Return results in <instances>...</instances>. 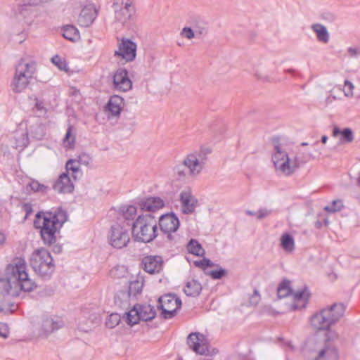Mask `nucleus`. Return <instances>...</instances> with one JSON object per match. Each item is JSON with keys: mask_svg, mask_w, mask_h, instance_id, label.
<instances>
[{"mask_svg": "<svg viewBox=\"0 0 360 360\" xmlns=\"http://www.w3.org/2000/svg\"><path fill=\"white\" fill-rule=\"evenodd\" d=\"M27 266L23 257H15L8 264L1 277V288L6 292L5 296L18 297L21 292H31L37 288L36 283L32 281L27 271ZM17 305L6 302V297L1 301V313L13 312Z\"/></svg>", "mask_w": 360, "mask_h": 360, "instance_id": "nucleus-1", "label": "nucleus"}, {"mask_svg": "<svg viewBox=\"0 0 360 360\" xmlns=\"http://www.w3.org/2000/svg\"><path fill=\"white\" fill-rule=\"evenodd\" d=\"M34 225L40 229L42 241L49 246L56 242V234L58 233L68 219L67 212L61 207L53 209L49 212H38L36 214Z\"/></svg>", "mask_w": 360, "mask_h": 360, "instance_id": "nucleus-2", "label": "nucleus"}, {"mask_svg": "<svg viewBox=\"0 0 360 360\" xmlns=\"http://www.w3.org/2000/svg\"><path fill=\"white\" fill-rule=\"evenodd\" d=\"M157 217L152 214H140L132 224L131 234L135 240L149 243L158 236Z\"/></svg>", "mask_w": 360, "mask_h": 360, "instance_id": "nucleus-3", "label": "nucleus"}, {"mask_svg": "<svg viewBox=\"0 0 360 360\" xmlns=\"http://www.w3.org/2000/svg\"><path fill=\"white\" fill-rule=\"evenodd\" d=\"M345 311L343 303H334L314 314L311 318V323L317 330H328L343 316Z\"/></svg>", "mask_w": 360, "mask_h": 360, "instance_id": "nucleus-4", "label": "nucleus"}, {"mask_svg": "<svg viewBox=\"0 0 360 360\" xmlns=\"http://www.w3.org/2000/svg\"><path fill=\"white\" fill-rule=\"evenodd\" d=\"M30 264L34 271L44 280L51 277L56 268L51 253L43 248L37 249L32 252Z\"/></svg>", "mask_w": 360, "mask_h": 360, "instance_id": "nucleus-5", "label": "nucleus"}, {"mask_svg": "<svg viewBox=\"0 0 360 360\" xmlns=\"http://www.w3.org/2000/svg\"><path fill=\"white\" fill-rule=\"evenodd\" d=\"M36 67L37 64L33 60H20L12 82L13 90L15 92L20 93L27 88L36 72Z\"/></svg>", "mask_w": 360, "mask_h": 360, "instance_id": "nucleus-6", "label": "nucleus"}, {"mask_svg": "<svg viewBox=\"0 0 360 360\" xmlns=\"http://www.w3.org/2000/svg\"><path fill=\"white\" fill-rule=\"evenodd\" d=\"M272 162L276 169L288 176L294 173L299 167L297 158L290 160L287 152L280 144L274 146Z\"/></svg>", "mask_w": 360, "mask_h": 360, "instance_id": "nucleus-7", "label": "nucleus"}, {"mask_svg": "<svg viewBox=\"0 0 360 360\" xmlns=\"http://www.w3.org/2000/svg\"><path fill=\"white\" fill-rule=\"evenodd\" d=\"M126 322L129 326L137 324L140 321H148L155 318L156 311L150 304H135L128 312L125 313Z\"/></svg>", "mask_w": 360, "mask_h": 360, "instance_id": "nucleus-8", "label": "nucleus"}, {"mask_svg": "<svg viewBox=\"0 0 360 360\" xmlns=\"http://www.w3.org/2000/svg\"><path fill=\"white\" fill-rule=\"evenodd\" d=\"M112 8L115 20L122 25L131 20L136 12L133 0H113Z\"/></svg>", "mask_w": 360, "mask_h": 360, "instance_id": "nucleus-9", "label": "nucleus"}, {"mask_svg": "<svg viewBox=\"0 0 360 360\" xmlns=\"http://www.w3.org/2000/svg\"><path fill=\"white\" fill-rule=\"evenodd\" d=\"M109 243L115 248L127 247L130 241L129 228L120 223L113 224L108 236Z\"/></svg>", "mask_w": 360, "mask_h": 360, "instance_id": "nucleus-10", "label": "nucleus"}, {"mask_svg": "<svg viewBox=\"0 0 360 360\" xmlns=\"http://www.w3.org/2000/svg\"><path fill=\"white\" fill-rule=\"evenodd\" d=\"M143 286V278H136L129 281L128 291L120 290L117 292L115 296V302L121 306H124L129 302L131 297H136L142 292Z\"/></svg>", "mask_w": 360, "mask_h": 360, "instance_id": "nucleus-11", "label": "nucleus"}, {"mask_svg": "<svg viewBox=\"0 0 360 360\" xmlns=\"http://www.w3.org/2000/svg\"><path fill=\"white\" fill-rule=\"evenodd\" d=\"M137 46L129 39L123 38L118 44V49L115 51V57L121 58L126 62H131L136 57Z\"/></svg>", "mask_w": 360, "mask_h": 360, "instance_id": "nucleus-12", "label": "nucleus"}, {"mask_svg": "<svg viewBox=\"0 0 360 360\" xmlns=\"http://www.w3.org/2000/svg\"><path fill=\"white\" fill-rule=\"evenodd\" d=\"M187 344L196 354H205L209 352L205 336L200 333H192L187 338Z\"/></svg>", "mask_w": 360, "mask_h": 360, "instance_id": "nucleus-13", "label": "nucleus"}, {"mask_svg": "<svg viewBox=\"0 0 360 360\" xmlns=\"http://www.w3.org/2000/svg\"><path fill=\"white\" fill-rule=\"evenodd\" d=\"M181 211L185 214H193L198 205V199L193 195L190 188L184 189L180 193Z\"/></svg>", "mask_w": 360, "mask_h": 360, "instance_id": "nucleus-14", "label": "nucleus"}, {"mask_svg": "<svg viewBox=\"0 0 360 360\" xmlns=\"http://www.w3.org/2000/svg\"><path fill=\"white\" fill-rule=\"evenodd\" d=\"M158 219V224L162 232H176L179 227V218L172 212L162 214Z\"/></svg>", "mask_w": 360, "mask_h": 360, "instance_id": "nucleus-15", "label": "nucleus"}, {"mask_svg": "<svg viewBox=\"0 0 360 360\" xmlns=\"http://www.w3.org/2000/svg\"><path fill=\"white\" fill-rule=\"evenodd\" d=\"M113 84L117 90L126 92L132 87V82L129 77L128 71L125 68H119L113 77Z\"/></svg>", "mask_w": 360, "mask_h": 360, "instance_id": "nucleus-16", "label": "nucleus"}, {"mask_svg": "<svg viewBox=\"0 0 360 360\" xmlns=\"http://www.w3.org/2000/svg\"><path fill=\"white\" fill-rule=\"evenodd\" d=\"M64 321L59 317H46L43 319L39 335L47 337L51 333L63 328Z\"/></svg>", "mask_w": 360, "mask_h": 360, "instance_id": "nucleus-17", "label": "nucleus"}, {"mask_svg": "<svg viewBox=\"0 0 360 360\" xmlns=\"http://www.w3.org/2000/svg\"><path fill=\"white\" fill-rule=\"evenodd\" d=\"M97 15L98 11L94 4L86 5L82 8L79 15L78 23L82 27H89L94 22Z\"/></svg>", "mask_w": 360, "mask_h": 360, "instance_id": "nucleus-18", "label": "nucleus"}, {"mask_svg": "<svg viewBox=\"0 0 360 360\" xmlns=\"http://www.w3.org/2000/svg\"><path fill=\"white\" fill-rule=\"evenodd\" d=\"M142 265L145 271L150 274L159 273L163 266V259L161 256L149 255L142 259Z\"/></svg>", "mask_w": 360, "mask_h": 360, "instance_id": "nucleus-19", "label": "nucleus"}, {"mask_svg": "<svg viewBox=\"0 0 360 360\" xmlns=\"http://www.w3.org/2000/svg\"><path fill=\"white\" fill-rule=\"evenodd\" d=\"M52 188L58 193H70L74 190V185L70 178L69 174L63 172L55 181Z\"/></svg>", "mask_w": 360, "mask_h": 360, "instance_id": "nucleus-20", "label": "nucleus"}, {"mask_svg": "<svg viewBox=\"0 0 360 360\" xmlns=\"http://www.w3.org/2000/svg\"><path fill=\"white\" fill-rule=\"evenodd\" d=\"M138 205L142 211L155 215V213L165 206V202L160 197H149L140 200Z\"/></svg>", "mask_w": 360, "mask_h": 360, "instance_id": "nucleus-21", "label": "nucleus"}, {"mask_svg": "<svg viewBox=\"0 0 360 360\" xmlns=\"http://www.w3.org/2000/svg\"><path fill=\"white\" fill-rule=\"evenodd\" d=\"M137 214V208L134 205H124L121 207V214L118 218V222L126 227H132V224L135 221L134 218Z\"/></svg>", "mask_w": 360, "mask_h": 360, "instance_id": "nucleus-22", "label": "nucleus"}, {"mask_svg": "<svg viewBox=\"0 0 360 360\" xmlns=\"http://www.w3.org/2000/svg\"><path fill=\"white\" fill-rule=\"evenodd\" d=\"M181 307V300L175 295L167 294L158 298V307L180 309Z\"/></svg>", "mask_w": 360, "mask_h": 360, "instance_id": "nucleus-23", "label": "nucleus"}, {"mask_svg": "<svg viewBox=\"0 0 360 360\" xmlns=\"http://www.w3.org/2000/svg\"><path fill=\"white\" fill-rule=\"evenodd\" d=\"M314 360H338V352L334 344L324 345Z\"/></svg>", "mask_w": 360, "mask_h": 360, "instance_id": "nucleus-24", "label": "nucleus"}, {"mask_svg": "<svg viewBox=\"0 0 360 360\" xmlns=\"http://www.w3.org/2000/svg\"><path fill=\"white\" fill-rule=\"evenodd\" d=\"M182 162L188 169L189 174L192 176L199 174L203 169L198 159L192 153L188 154Z\"/></svg>", "mask_w": 360, "mask_h": 360, "instance_id": "nucleus-25", "label": "nucleus"}, {"mask_svg": "<svg viewBox=\"0 0 360 360\" xmlns=\"http://www.w3.org/2000/svg\"><path fill=\"white\" fill-rule=\"evenodd\" d=\"M165 234L162 238V242H158V245L160 248L165 250H170L174 247L177 246V243L180 237L177 234H172L173 232H163Z\"/></svg>", "mask_w": 360, "mask_h": 360, "instance_id": "nucleus-26", "label": "nucleus"}, {"mask_svg": "<svg viewBox=\"0 0 360 360\" xmlns=\"http://www.w3.org/2000/svg\"><path fill=\"white\" fill-rule=\"evenodd\" d=\"M123 104V98L117 95L110 96L107 105L106 109L110 112L112 115H119L122 110V105Z\"/></svg>", "mask_w": 360, "mask_h": 360, "instance_id": "nucleus-27", "label": "nucleus"}, {"mask_svg": "<svg viewBox=\"0 0 360 360\" xmlns=\"http://www.w3.org/2000/svg\"><path fill=\"white\" fill-rule=\"evenodd\" d=\"M202 291L200 283L195 279L188 281L184 288V292L187 296L197 297Z\"/></svg>", "mask_w": 360, "mask_h": 360, "instance_id": "nucleus-28", "label": "nucleus"}, {"mask_svg": "<svg viewBox=\"0 0 360 360\" xmlns=\"http://www.w3.org/2000/svg\"><path fill=\"white\" fill-rule=\"evenodd\" d=\"M62 30L64 38L70 41L75 42L80 39L79 32L74 25H67L63 26Z\"/></svg>", "mask_w": 360, "mask_h": 360, "instance_id": "nucleus-29", "label": "nucleus"}, {"mask_svg": "<svg viewBox=\"0 0 360 360\" xmlns=\"http://www.w3.org/2000/svg\"><path fill=\"white\" fill-rule=\"evenodd\" d=\"M14 147L17 150H22L27 146L29 143L28 134L25 131H17L14 136Z\"/></svg>", "mask_w": 360, "mask_h": 360, "instance_id": "nucleus-30", "label": "nucleus"}, {"mask_svg": "<svg viewBox=\"0 0 360 360\" xmlns=\"http://www.w3.org/2000/svg\"><path fill=\"white\" fill-rule=\"evenodd\" d=\"M313 31L316 34L319 41L327 43L329 41V34L326 27L321 24H314L311 26Z\"/></svg>", "mask_w": 360, "mask_h": 360, "instance_id": "nucleus-31", "label": "nucleus"}, {"mask_svg": "<svg viewBox=\"0 0 360 360\" xmlns=\"http://www.w3.org/2000/svg\"><path fill=\"white\" fill-rule=\"evenodd\" d=\"M281 246L287 252H292L295 250V240L293 236L285 233L281 237Z\"/></svg>", "mask_w": 360, "mask_h": 360, "instance_id": "nucleus-32", "label": "nucleus"}, {"mask_svg": "<svg viewBox=\"0 0 360 360\" xmlns=\"http://www.w3.org/2000/svg\"><path fill=\"white\" fill-rule=\"evenodd\" d=\"M187 250L189 253L196 256H202L205 254V250L200 243L195 239H191L187 245Z\"/></svg>", "mask_w": 360, "mask_h": 360, "instance_id": "nucleus-33", "label": "nucleus"}, {"mask_svg": "<svg viewBox=\"0 0 360 360\" xmlns=\"http://www.w3.org/2000/svg\"><path fill=\"white\" fill-rule=\"evenodd\" d=\"M292 293V290L290 288V283L288 280H284L282 283L278 285L277 290L278 297L285 298L289 295Z\"/></svg>", "mask_w": 360, "mask_h": 360, "instance_id": "nucleus-34", "label": "nucleus"}, {"mask_svg": "<svg viewBox=\"0 0 360 360\" xmlns=\"http://www.w3.org/2000/svg\"><path fill=\"white\" fill-rule=\"evenodd\" d=\"M212 150L209 147H202L198 152L192 154L195 156L203 168L207 160V155L210 154Z\"/></svg>", "mask_w": 360, "mask_h": 360, "instance_id": "nucleus-35", "label": "nucleus"}, {"mask_svg": "<svg viewBox=\"0 0 360 360\" xmlns=\"http://www.w3.org/2000/svg\"><path fill=\"white\" fill-rule=\"evenodd\" d=\"M30 188L33 192H38L41 193H47L50 190L49 186L40 184L38 181L30 180L27 185V188Z\"/></svg>", "mask_w": 360, "mask_h": 360, "instance_id": "nucleus-36", "label": "nucleus"}, {"mask_svg": "<svg viewBox=\"0 0 360 360\" xmlns=\"http://www.w3.org/2000/svg\"><path fill=\"white\" fill-rule=\"evenodd\" d=\"M79 162H78L77 160L70 159L68 160L65 164V172L68 174L70 171L72 172V176L74 179H76V174L79 172Z\"/></svg>", "mask_w": 360, "mask_h": 360, "instance_id": "nucleus-37", "label": "nucleus"}, {"mask_svg": "<svg viewBox=\"0 0 360 360\" xmlns=\"http://www.w3.org/2000/svg\"><path fill=\"white\" fill-rule=\"evenodd\" d=\"M127 269L124 266H116L110 271V276L114 278H122L126 276Z\"/></svg>", "mask_w": 360, "mask_h": 360, "instance_id": "nucleus-38", "label": "nucleus"}, {"mask_svg": "<svg viewBox=\"0 0 360 360\" xmlns=\"http://www.w3.org/2000/svg\"><path fill=\"white\" fill-rule=\"evenodd\" d=\"M73 127L69 125L66 134L63 138V143L65 147L72 148L75 142V136L72 134Z\"/></svg>", "mask_w": 360, "mask_h": 360, "instance_id": "nucleus-39", "label": "nucleus"}, {"mask_svg": "<svg viewBox=\"0 0 360 360\" xmlns=\"http://www.w3.org/2000/svg\"><path fill=\"white\" fill-rule=\"evenodd\" d=\"M174 172L179 180L185 179L188 176H191L189 172H188V169L185 167L183 162L176 165L174 168Z\"/></svg>", "mask_w": 360, "mask_h": 360, "instance_id": "nucleus-40", "label": "nucleus"}, {"mask_svg": "<svg viewBox=\"0 0 360 360\" xmlns=\"http://www.w3.org/2000/svg\"><path fill=\"white\" fill-rule=\"evenodd\" d=\"M343 207V202L341 200H335L330 205L324 207V210L329 213H335L340 211Z\"/></svg>", "mask_w": 360, "mask_h": 360, "instance_id": "nucleus-41", "label": "nucleus"}, {"mask_svg": "<svg viewBox=\"0 0 360 360\" xmlns=\"http://www.w3.org/2000/svg\"><path fill=\"white\" fill-rule=\"evenodd\" d=\"M121 316L117 313L110 314L105 321V325L109 328H114L120 322Z\"/></svg>", "mask_w": 360, "mask_h": 360, "instance_id": "nucleus-42", "label": "nucleus"}, {"mask_svg": "<svg viewBox=\"0 0 360 360\" xmlns=\"http://www.w3.org/2000/svg\"><path fill=\"white\" fill-rule=\"evenodd\" d=\"M161 309V316L165 319H172L177 313V311L179 309H176L175 307L172 308H165V307H158Z\"/></svg>", "mask_w": 360, "mask_h": 360, "instance_id": "nucleus-43", "label": "nucleus"}, {"mask_svg": "<svg viewBox=\"0 0 360 360\" xmlns=\"http://www.w3.org/2000/svg\"><path fill=\"white\" fill-rule=\"evenodd\" d=\"M293 295L295 301H299L302 300L307 301L310 296V292L308 290V288L304 286L303 289L297 291L293 294Z\"/></svg>", "mask_w": 360, "mask_h": 360, "instance_id": "nucleus-44", "label": "nucleus"}, {"mask_svg": "<svg viewBox=\"0 0 360 360\" xmlns=\"http://www.w3.org/2000/svg\"><path fill=\"white\" fill-rule=\"evenodd\" d=\"M52 63L60 70H68V64L60 56L55 55L51 58Z\"/></svg>", "mask_w": 360, "mask_h": 360, "instance_id": "nucleus-45", "label": "nucleus"}, {"mask_svg": "<svg viewBox=\"0 0 360 360\" xmlns=\"http://www.w3.org/2000/svg\"><path fill=\"white\" fill-rule=\"evenodd\" d=\"M354 140L352 130L350 128H345L341 132V142L350 143Z\"/></svg>", "mask_w": 360, "mask_h": 360, "instance_id": "nucleus-46", "label": "nucleus"}, {"mask_svg": "<svg viewBox=\"0 0 360 360\" xmlns=\"http://www.w3.org/2000/svg\"><path fill=\"white\" fill-rule=\"evenodd\" d=\"M227 271L225 269L219 267L216 270H212L210 272V275L213 279H221L222 277L226 276Z\"/></svg>", "mask_w": 360, "mask_h": 360, "instance_id": "nucleus-47", "label": "nucleus"}, {"mask_svg": "<svg viewBox=\"0 0 360 360\" xmlns=\"http://www.w3.org/2000/svg\"><path fill=\"white\" fill-rule=\"evenodd\" d=\"M260 295L257 290H255L253 294L249 297V305L255 307L260 301Z\"/></svg>", "mask_w": 360, "mask_h": 360, "instance_id": "nucleus-48", "label": "nucleus"}, {"mask_svg": "<svg viewBox=\"0 0 360 360\" xmlns=\"http://www.w3.org/2000/svg\"><path fill=\"white\" fill-rule=\"evenodd\" d=\"M193 28L195 32L198 33L200 34H202L204 32H205V30H206L205 29V24L201 20H196V22H195V25H193Z\"/></svg>", "mask_w": 360, "mask_h": 360, "instance_id": "nucleus-49", "label": "nucleus"}, {"mask_svg": "<svg viewBox=\"0 0 360 360\" xmlns=\"http://www.w3.org/2000/svg\"><path fill=\"white\" fill-rule=\"evenodd\" d=\"M354 84L349 80L345 81L344 93L347 97H350L353 95Z\"/></svg>", "mask_w": 360, "mask_h": 360, "instance_id": "nucleus-50", "label": "nucleus"}, {"mask_svg": "<svg viewBox=\"0 0 360 360\" xmlns=\"http://www.w3.org/2000/svg\"><path fill=\"white\" fill-rule=\"evenodd\" d=\"M195 264L197 266L201 267L202 269H205L207 267H211L213 266L212 262L207 258H203L199 261H195Z\"/></svg>", "mask_w": 360, "mask_h": 360, "instance_id": "nucleus-51", "label": "nucleus"}, {"mask_svg": "<svg viewBox=\"0 0 360 360\" xmlns=\"http://www.w3.org/2000/svg\"><path fill=\"white\" fill-rule=\"evenodd\" d=\"M181 34L188 39H191L195 37V31L193 28L186 27L183 28Z\"/></svg>", "mask_w": 360, "mask_h": 360, "instance_id": "nucleus-52", "label": "nucleus"}, {"mask_svg": "<svg viewBox=\"0 0 360 360\" xmlns=\"http://www.w3.org/2000/svg\"><path fill=\"white\" fill-rule=\"evenodd\" d=\"M338 335L334 331H328L326 335V341L324 345L327 344H334L333 340L337 339Z\"/></svg>", "mask_w": 360, "mask_h": 360, "instance_id": "nucleus-53", "label": "nucleus"}, {"mask_svg": "<svg viewBox=\"0 0 360 360\" xmlns=\"http://www.w3.org/2000/svg\"><path fill=\"white\" fill-rule=\"evenodd\" d=\"M271 213V210H268L265 207L260 208L257 212V219H262L266 217H268Z\"/></svg>", "mask_w": 360, "mask_h": 360, "instance_id": "nucleus-54", "label": "nucleus"}, {"mask_svg": "<svg viewBox=\"0 0 360 360\" xmlns=\"http://www.w3.org/2000/svg\"><path fill=\"white\" fill-rule=\"evenodd\" d=\"M77 160L79 162V165H83L87 166L89 164L90 158L87 155L82 154L78 157V160Z\"/></svg>", "mask_w": 360, "mask_h": 360, "instance_id": "nucleus-55", "label": "nucleus"}, {"mask_svg": "<svg viewBox=\"0 0 360 360\" xmlns=\"http://www.w3.org/2000/svg\"><path fill=\"white\" fill-rule=\"evenodd\" d=\"M322 18L328 22H333L335 20V16L332 13L325 12L322 14Z\"/></svg>", "mask_w": 360, "mask_h": 360, "instance_id": "nucleus-56", "label": "nucleus"}, {"mask_svg": "<svg viewBox=\"0 0 360 360\" xmlns=\"http://www.w3.org/2000/svg\"><path fill=\"white\" fill-rule=\"evenodd\" d=\"M8 326L6 323H1V338H6L8 336Z\"/></svg>", "mask_w": 360, "mask_h": 360, "instance_id": "nucleus-57", "label": "nucleus"}, {"mask_svg": "<svg viewBox=\"0 0 360 360\" xmlns=\"http://www.w3.org/2000/svg\"><path fill=\"white\" fill-rule=\"evenodd\" d=\"M24 211L26 212V215H29L32 212V207L30 203H25L23 205Z\"/></svg>", "mask_w": 360, "mask_h": 360, "instance_id": "nucleus-58", "label": "nucleus"}, {"mask_svg": "<svg viewBox=\"0 0 360 360\" xmlns=\"http://www.w3.org/2000/svg\"><path fill=\"white\" fill-rule=\"evenodd\" d=\"M347 51L352 57L356 58L358 56V48L349 47Z\"/></svg>", "mask_w": 360, "mask_h": 360, "instance_id": "nucleus-59", "label": "nucleus"}, {"mask_svg": "<svg viewBox=\"0 0 360 360\" xmlns=\"http://www.w3.org/2000/svg\"><path fill=\"white\" fill-rule=\"evenodd\" d=\"M63 250L62 245L56 244L53 247V252L56 254H60Z\"/></svg>", "mask_w": 360, "mask_h": 360, "instance_id": "nucleus-60", "label": "nucleus"}, {"mask_svg": "<svg viewBox=\"0 0 360 360\" xmlns=\"http://www.w3.org/2000/svg\"><path fill=\"white\" fill-rule=\"evenodd\" d=\"M341 132H342V131L340 129L339 127H338L336 126L333 127V136H337L339 134H341Z\"/></svg>", "mask_w": 360, "mask_h": 360, "instance_id": "nucleus-61", "label": "nucleus"}, {"mask_svg": "<svg viewBox=\"0 0 360 360\" xmlns=\"http://www.w3.org/2000/svg\"><path fill=\"white\" fill-rule=\"evenodd\" d=\"M245 213L249 216H255L257 217V212H252L251 210H246Z\"/></svg>", "mask_w": 360, "mask_h": 360, "instance_id": "nucleus-62", "label": "nucleus"}, {"mask_svg": "<svg viewBox=\"0 0 360 360\" xmlns=\"http://www.w3.org/2000/svg\"><path fill=\"white\" fill-rule=\"evenodd\" d=\"M328 136L326 135H323L321 137V142L325 144L327 142Z\"/></svg>", "mask_w": 360, "mask_h": 360, "instance_id": "nucleus-63", "label": "nucleus"}, {"mask_svg": "<svg viewBox=\"0 0 360 360\" xmlns=\"http://www.w3.org/2000/svg\"><path fill=\"white\" fill-rule=\"evenodd\" d=\"M356 184H357L358 186L360 187V172L359 173V176H358V177L356 179Z\"/></svg>", "mask_w": 360, "mask_h": 360, "instance_id": "nucleus-64", "label": "nucleus"}]
</instances>
